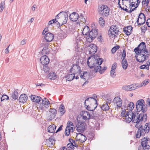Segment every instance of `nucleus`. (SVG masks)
I'll list each match as a JSON object with an SVG mask.
<instances>
[{"label": "nucleus", "mask_w": 150, "mask_h": 150, "mask_svg": "<svg viewBox=\"0 0 150 150\" xmlns=\"http://www.w3.org/2000/svg\"><path fill=\"white\" fill-rule=\"evenodd\" d=\"M64 107L63 104H61L59 108V111L60 112V114L62 115L65 112V111L64 110Z\"/></svg>", "instance_id": "obj_40"}, {"label": "nucleus", "mask_w": 150, "mask_h": 150, "mask_svg": "<svg viewBox=\"0 0 150 150\" xmlns=\"http://www.w3.org/2000/svg\"><path fill=\"white\" fill-rule=\"evenodd\" d=\"M57 113V110L55 109H50L48 114L49 119L52 120L53 119Z\"/></svg>", "instance_id": "obj_21"}, {"label": "nucleus", "mask_w": 150, "mask_h": 150, "mask_svg": "<svg viewBox=\"0 0 150 150\" xmlns=\"http://www.w3.org/2000/svg\"><path fill=\"white\" fill-rule=\"evenodd\" d=\"M148 139L147 137H144L143 139H141V145L143 146H145L148 145L147 144Z\"/></svg>", "instance_id": "obj_35"}, {"label": "nucleus", "mask_w": 150, "mask_h": 150, "mask_svg": "<svg viewBox=\"0 0 150 150\" xmlns=\"http://www.w3.org/2000/svg\"><path fill=\"white\" fill-rule=\"evenodd\" d=\"M30 98L31 100L35 103H39L42 100V98L40 97L33 95L31 96Z\"/></svg>", "instance_id": "obj_26"}, {"label": "nucleus", "mask_w": 150, "mask_h": 150, "mask_svg": "<svg viewBox=\"0 0 150 150\" xmlns=\"http://www.w3.org/2000/svg\"><path fill=\"white\" fill-rule=\"evenodd\" d=\"M73 144H72L71 143H69L67 145V147L68 148H70L71 149H72L73 148H74L73 146Z\"/></svg>", "instance_id": "obj_61"}, {"label": "nucleus", "mask_w": 150, "mask_h": 150, "mask_svg": "<svg viewBox=\"0 0 150 150\" xmlns=\"http://www.w3.org/2000/svg\"><path fill=\"white\" fill-rule=\"evenodd\" d=\"M146 21V16L142 12H141L139 15L137 19L136 22L138 26L143 25Z\"/></svg>", "instance_id": "obj_13"}, {"label": "nucleus", "mask_w": 150, "mask_h": 150, "mask_svg": "<svg viewBox=\"0 0 150 150\" xmlns=\"http://www.w3.org/2000/svg\"><path fill=\"white\" fill-rule=\"evenodd\" d=\"M137 47H146V43L144 42H141Z\"/></svg>", "instance_id": "obj_55"}, {"label": "nucleus", "mask_w": 150, "mask_h": 150, "mask_svg": "<svg viewBox=\"0 0 150 150\" xmlns=\"http://www.w3.org/2000/svg\"><path fill=\"white\" fill-rule=\"evenodd\" d=\"M139 47H135L134 50V52L137 54L135 56L137 61L139 62H143L147 59L150 54L149 50L146 47H143L142 49H139Z\"/></svg>", "instance_id": "obj_2"}, {"label": "nucleus", "mask_w": 150, "mask_h": 150, "mask_svg": "<svg viewBox=\"0 0 150 150\" xmlns=\"http://www.w3.org/2000/svg\"><path fill=\"white\" fill-rule=\"evenodd\" d=\"M146 25L148 27L150 28V18H148L146 22Z\"/></svg>", "instance_id": "obj_59"}, {"label": "nucleus", "mask_w": 150, "mask_h": 150, "mask_svg": "<svg viewBox=\"0 0 150 150\" xmlns=\"http://www.w3.org/2000/svg\"><path fill=\"white\" fill-rule=\"evenodd\" d=\"M103 62V59L101 58H95L93 57H90L88 59L87 64L91 68H94V72H99L100 74H102L106 70L107 67L104 66L103 68L100 65Z\"/></svg>", "instance_id": "obj_1"}, {"label": "nucleus", "mask_w": 150, "mask_h": 150, "mask_svg": "<svg viewBox=\"0 0 150 150\" xmlns=\"http://www.w3.org/2000/svg\"><path fill=\"white\" fill-rule=\"evenodd\" d=\"M144 101L142 99L138 100L136 103V107L138 112L142 111L144 112L147 110V108L144 105Z\"/></svg>", "instance_id": "obj_10"}, {"label": "nucleus", "mask_w": 150, "mask_h": 150, "mask_svg": "<svg viewBox=\"0 0 150 150\" xmlns=\"http://www.w3.org/2000/svg\"><path fill=\"white\" fill-rule=\"evenodd\" d=\"M18 93L16 91H15L13 93L12 98L15 100L18 98Z\"/></svg>", "instance_id": "obj_43"}, {"label": "nucleus", "mask_w": 150, "mask_h": 150, "mask_svg": "<svg viewBox=\"0 0 150 150\" xmlns=\"http://www.w3.org/2000/svg\"><path fill=\"white\" fill-rule=\"evenodd\" d=\"M138 87L136 84H132L123 86L122 87V89L126 91H132L135 90Z\"/></svg>", "instance_id": "obj_15"}, {"label": "nucleus", "mask_w": 150, "mask_h": 150, "mask_svg": "<svg viewBox=\"0 0 150 150\" xmlns=\"http://www.w3.org/2000/svg\"><path fill=\"white\" fill-rule=\"evenodd\" d=\"M101 108L102 110L106 111L109 109V107L108 104L106 103L105 104H103L101 107Z\"/></svg>", "instance_id": "obj_41"}, {"label": "nucleus", "mask_w": 150, "mask_h": 150, "mask_svg": "<svg viewBox=\"0 0 150 150\" xmlns=\"http://www.w3.org/2000/svg\"><path fill=\"white\" fill-rule=\"evenodd\" d=\"M56 126L54 124L49 126L48 128V132L50 133L54 132L56 129Z\"/></svg>", "instance_id": "obj_32"}, {"label": "nucleus", "mask_w": 150, "mask_h": 150, "mask_svg": "<svg viewBox=\"0 0 150 150\" xmlns=\"http://www.w3.org/2000/svg\"><path fill=\"white\" fill-rule=\"evenodd\" d=\"M98 41L101 44H103L104 42L103 39V38L102 35H100L97 37V38Z\"/></svg>", "instance_id": "obj_44"}, {"label": "nucleus", "mask_w": 150, "mask_h": 150, "mask_svg": "<svg viewBox=\"0 0 150 150\" xmlns=\"http://www.w3.org/2000/svg\"><path fill=\"white\" fill-rule=\"evenodd\" d=\"M124 104L126 105L124 109L125 110H129V111H131L133 110L134 108V105L133 102H127V103H125Z\"/></svg>", "instance_id": "obj_19"}, {"label": "nucleus", "mask_w": 150, "mask_h": 150, "mask_svg": "<svg viewBox=\"0 0 150 150\" xmlns=\"http://www.w3.org/2000/svg\"><path fill=\"white\" fill-rule=\"evenodd\" d=\"M45 65L43 67V70L46 73L48 72L49 70V68L47 66Z\"/></svg>", "instance_id": "obj_52"}, {"label": "nucleus", "mask_w": 150, "mask_h": 150, "mask_svg": "<svg viewBox=\"0 0 150 150\" xmlns=\"http://www.w3.org/2000/svg\"><path fill=\"white\" fill-rule=\"evenodd\" d=\"M42 109L43 110L45 108H47L49 107V105L50 104L48 100L46 98L43 99L42 100Z\"/></svg>", "instance_id": "obj_25"}, {"label": "nucleus", "mask_w": 150, "mask_h": 150, "mask_svg": "<svg viewBox=\"0 0 150 150\" xmlns=\"http://www.w3.org/2000/svg\"><path fill=\"white\" fill-rule=\"evenodd\" d=\"M139 68L142 69H146L147 70H149V67L146 65H142L141 66L139 67Z\"/></svg>", "instance_id": "obj_48"}, {"label": "nucleus", "mask_w": 150, "mask_h": 150, "mask_svg": "<svg viewBox=\"0 0 150 150\" xmlns=\"http://www.w3.org/2000/svg\"><path fill=\"white\" fill-rule=\"evenodd\" d=\"M110 8L106 5H101L98 7V13L103 17H108L109 14Z\"/></svg>", "instance_id": "obj_9"}, {"label": "nucleus", "mask_w": 150, "mask_h": 150, "mask_svg": "<svg viewBox=\"0 0 150 150\" xmlns=\"http://www.w3.org/2000/svg\"><path fill=\"white\" fill-rule=\"evenodd\" d=\"M79 15L76 12H73L69 16L70 20L73 22L76 21L78 19Z\"/></svg>", "instance_id": "obj_24"}, {"label": "nucleus", "mask_w": 150, "mask_h": 150, "mask_svg": "<svg viewBox=\"0 0 150 150\" xmlns=\"http://www.w3.org/2000/svg\"><path fill=\"white\" fill-rule=\"evenodd\" d=\"M112 102L115 109H117L119 112H120L123 110L125 109H124L123 107H124L126 105L124 103L122 105V100L120 97L118 96L115 97L113 100Z\"/></svg>", "instance_id": "obj_7"}, {"label": "nucleus", "mask_w": 150, "mask_h": 150, "mask_svg": "<svg viewBox=\"0 0 150 150\" xmlns=\"http://www.w3.org/2000/svg\"><path fill=\"white\" fill-rule=\"evenodd\" d=\"M9 99V97L6 95H3L1 99V101H3L4 100L6 99L8 100Z\"/></svg>", "instance_id": "obj_53"}, {"label": "nucleus", "mask_w": 150, "mask_h": 150, "mask_svg": "<svg viewBox=\"0 0 150 150\" xmlns=\"http://www.w3.org/2000/svg\"><path fill=\"white\" fill-rule=\"evenodd\" d=\"M67 36V34L64 32L62 30L60 33L58 34V38L59 39H64Z\"/></svg>", "instance_id": "obj_31"}, {"label": "nucleus", "mask_w": 150, "mask_h": 150, "mask_svg": "<svg viewBox=\"0 0 150 150\" xmlns=\"http://www.w3.org/2000/svg\"><path fill=\"white\" fill-rule=\"evenodd\" d=\"M71 73H73L75 74H80L81 73L80 67L77 64H74L70 70Z\"/></svg>", "instance_id": "obj_14"}, {"label": "nucleus", "mask_w": 150, "mask_h": 150, "mask_svg": "<svg viewBox=\"0 0 150 150\" xmlns=\"http://www.w3.org/2000/svg\"><path fill=\"white\" fill-rule=\"evenodd\" d=\"M49 42H47L45 40L42 41V43L40 44V47H48L50 44L48 43Z\"/></svg>", "instance_id": "obj_42"}, {"label": "nucleus", "mask_w": 150, "mask_h": 150, "mask_svg": "<svg viewBox=\"0 0 150 150\" xmlns=\"http://www.w3.org/2000/svg\"><path fill=\"white\" fill-rule=\"evenodd\" d=\"M76 140L81 143L84 142L86 140V137L81 133H79L77 134V136L75 138Z\"/></svg>", "instance_id": "obj_17"}, {"label": "nucleus", "mask_w": 150, "mask_h": 150, "mask_svg": "<svg viewBox=\"0 0 150 150\" xmlns=\"http://www.w3.org/2000/svg\"><path fill=\"white\" fill-rule=\"evenodd\" d=\"M82 72V71H81ZM83 73H80L79 74V76L81 78L85 79H88L90 77V73L87 72H83V74H82Z\"/></svg>", "instance_id": "obj_29"}, {"label": "nucleus", "mask_w": 150, "mask_h": 150, "mask_svg": "<svg viewBox=\"0 0 150 150\" xmlns=\"http://www.w3.org/2000/svg\"><path fill=\"white\" fill-rule=\"evenodd\" d=\"M150 129V122L146 123L143 127H142L139 129V131L137 132L136 137L139 138L141 136H144L146 134L148 133Z\"/></svg>", "instance_id": "obj_8"}, {"label": "nucleus", "mask_w": 150, "mask_h": 150, "mask_svg": "<svg viewBox=\"0 0 150 150\" xmlns=\"http://www.w3.org/2000/svg\"><path fill=\"white\" fill-rule=\"evenodd\" d=\"M120 112L121 116L123 117V120L128 123L131 121L133 122V120L137 118V117L135 116V114L132 111L127 112L125 109L123 110Z\"/></svg>", "instance_id": "obj_4"}, {"label": "nucleus", "mask_w": 150, "mask_h": 150, "mask_svg": "<svg viewBox=\"0 0 150 150\" xmlns=\"http://www.w3.org/2000/svg\"><path fill=\"white\" fill-rule=\"evenodd\" d=\"M73 130L74 129H73L72 127H71V129H70L69 128V127H66L65 131V135L67 136H69L70 134V132H73Z\"/></svg>", "instance_id": "obj_34"}, {"label": "nucleus", "mask_w": 150, "mask_h": 150, "mask_svg": "<svg viewBox=\"0 0 150 150\" xmlns=\"http://www.w3.org/2000/svg\"><path fill=\"white\" fill-rule=\"evenodd\" d=\"M57 21V18H55L52 19L49 21L48 23V25H52L53 23H56Z\"/></svg>", "instance_id": "obj_47"}, {"label": "nucleus", "mask_w": 150, "mask_h": 150, "mask_svg": "<svg viewBox=\"0 0 150 150\" xmlns=\"http://www.w3.org/2000/svg\"><path fill=\"white\" fill-rule=\"evenodd\" d=\"M122 56L123 59H125V57H126V52L125 50H123L122 53Z\"/></svg>", "instance_id": "obj_63"}, {"label": "nucleus", "mask_w": 150, "mask_h": 150, "mask_svg": "<svg viewBox=\"0 0 150 150\" xmlns=\"http://www.w3.org/2000/svg\"><path fill=\"white\" fill-rule=\"evenodd\" d=\"M50 50L48 47H43L41 52V53L42 54L45 55V54H48Z\"/></svg>", "instance_id": "obj_39"}, {"label": "nucleus", "mask_w": 150, "mask_h": 150, "mask_svg": "<svg viewBox=\"0 0 150 150\" xmlns=\"http://www.w3.org/2000/svg\"><path fill=\"white\" fill-rule=\"evenodd\" d=\"M133 28L131 25L125 27L123 28V31L127 36L130 35L132 32Z\"/></svg>", "instance_id": "obj_23"}, {"label": "nucleus", "mask_w": 150, "mask_h": 150, "mask_svg": "<svg viewBox=\"0 0 150 150\" xmlns=\"http://www.w3.org/2000/svg\"><path fill=\"white\" fill-rule=\"evenodd\" d=\"M40 61L42 64L46 65L49 63L50 59L47 56L44 55L40 57Z\"/></svg>", "instance_id": "obj_18"}, {"label": "nucleus", "mask_w": 150, "mask_h": 150, "mask_svg": "<svg viewBox=\"0 0 150 150\" xmlns=\"http://www.w3.org/2000/svg\"><path fill=\"white\" fill-rule=\"evenodd\" d=\"M48 78L50 79H55L57 78V75L54 72H51L49 74Z\"/></svg>", "instance_id": "obj_37"}, {"label": "nucleus", "mask_w": 150, "mask_h": 150, "mask_svg": "<svg viewBox=\"0 0 150 150\" xmlns=\"http://www.w3.org/2000/svg\"><path fill=\"white\" fill-rule=\"evenodd\" d=\"M119 47H113L111 50V52L112 53H114Z\"/></svg>", "instance_id": "obj_60"}, {"label": "nucleus", "mask_w": 150, "mask_h": 150, "mask_svg": "<svg viewBox=\"0 0 150 150\" xmlns=\"http://www.w3.org/2000/svg\"><path fill=\"white\" fill-rule=\"evenodd\" d=\"M68 127L69 128L71 129V127L73 128V129H74V126L73 125V123L72 122H71L70 121H69L67 123V127Z\"/></svg>", "instance_id": "obj_45"}, {"label": "nucleus", "mask_w": 150, "mask_h": 150, "mask_svg": "<svg viewBox=\"0 0 150 150\" xmlns=\"http://www.w3.org/2000/svg\"><path fill=\"white\" fill-rule=\"evenodd\" d=\"M90 117L91 115L89 112L83 111L81 112L80 115L77 118L85 122L86 121L89 120Z\"/></svg>", "instance_id": "obj_12"}, {"label": "nucleus", "mask_w": 150, "mask_h": 150, "mask_svg": "<svg viewBox=\"0 0 150 150\" xmlns=\"http://www.w3.org/2000/svg\"><path fill=\"white\" fill-rule=\"evenodd\" d=\"M122 67L124 69H125L127 68L128 64L125 59H123L122 62Z\"/></svg>", "instance_id": "obj_36"}, {"label": "nucleus", "mask_w": 150, "mask_h": 150, "mask_svg": "<svg viewBox=\"0 0 150 150\" xmlns=\"http://www.w3.org/2000/svg\"><path fill=\"white\" fill-rule=\"evenodd\" d=\"M135 116H137V120L140 121L141 122H145L146 121L147 119V116L146 114L144 113H140L139 115L138 114H135Z\"/></svg>", "instance_id": "obj_16"}, {"label": "nucleus", "mask_w": 150, "mask_h": 150, "mask_svg": "<svg viewBox=\"0 0 150 150\" xmlns=\"http://www.w3.org/2000/svg\"><path fill=\"white\" fill-rule=\"evenodd\" d=\"M28 97L26 95L23 94L21 95L18 99L19 101L22 103H24L27 100Z\"/></svg>", "instance_id": "obj_28"}, {"label": "nucleus", "mask_w": 150, "mask_h": 150, "mask_svg": "<svg viewBox=\"0 0 150 150\" xmlns=\"http://www.w3.org/2000/svg\"><path fill=\"white\" fill-rule=\"evenodd\" d=\"M144 150H150V146L149 145L144 146Z\"/></svg>", "instance_id": "obj_64"}, {"label": "nucleus", "mask_w": 150, "mask_h": 150, "mask_svg": "<svg viewBox=\"0 0 150 150\" xmlns=\"http://www.w3.org/2000/svg\"><path fill=\"white\" fill-rule=\"evenodd\" d=\"M75 77V74L73 73L71 74H69L66 77V80L69 81L73 80Z\"/></svg>", "instance_id": "obj_33"}, {"label": "nucleus", "mask_w": 150, "mask_h": 150, "mask_svg": "<svg viewBox=\"0 0 150 150\" xmlns=\"http://www.w3.org/2000/svg\"><path fill=\"white\" fill-rule=\"evenodd\" d=\"M129 8L130 10H128L127 9V11H126V12L130 13H132L133 11L135 10L136 9L135 7L133 8H132V7H129Z\"/></svg>", "instance_id": "obj_58"}, {"label": "nucleus", "mask_w": 150, "mask_h": 150, "mask_svg": "<svg viewBox=\"0 0 150 150\" xmlns=\"http://www.w3.org/2000/svg\"><path fill=\"white\" fill-rule=\"evenodd\" d=\"M54 37V35L52 33L48 32L45 35L44 38L46 42H50L53 40Z\"/></svg>", "instance_id": "obj_20"}, {"label": "nucleus", "mask_w": 150, "mask_h": 150, "mask_svg": "<svg viewBox=\"0 0 150 150\" xmlns=\"http://www.w3.org/2000/svg\"><path fill=\"white\" fill-rule=\"evenodd\" d=\"M73 142L71 143L72 144H73V146H75L76 147H77L78 146V144L79 143V142L77 140H76V141H74V142L73 141Z\"/></svg>", "instance_id": "obj_54"}, {"label": "nucleus", "mask_w": 150, "mask_h": 150, "mask_svg": "<svg viewBox=\"0 0 150 150\" xmlns=\"http://www.w3.org/2000/svg\"><path fill=\"white\" fill-rule=\"evenodd\" d=\"M97 47H90L89 49V53L93 54H95L97 51Z\"/></svg>", "instance_id": "obj_38"}, {"label": "nucleus", "mask_w": 150, "mask_h": 150, "mask_svg": "<svg viewBox=\"0 0 150 150\" xmlns=\"http://www.w3.org/2000/svg\"><path fill=\"white\" fill-rule=\"evenodd\" d=\"M69 11L67 10L60 12L57 16L55 18L57 19V22H59L61 23L60 26H62L66 23L68 18V13Z\"/></svg>", "instance_id": "obj_6"}, {"label": "nucleus", "mask_w": 150, "mask_h": 150, "mask_svg": "<svg viewBox=\"0 0 150 150\" xmlns=\"http://www.w3.org/2000/svg\"><path fill=\"white\" fill-rule=\"evenodd\" d=\"M116 70H111L110 71V75L113 78L115 77L116 76Z\"/></svg>", "instance_id": "obj_50"}, {"label": "nucleus", "mask_w": 150, "mask_h": 150, "mask_svg": "<svg viewBox=\"0 0 150 150\" xmlns=\"http://www.w3.org/2000/svg\"><path fill=\"white\" fill-rule=\"evenodd\" d=\"M136 1H137V3L135 5V7L137 8L139 6V4H140V0H136Z\"/></svg>", "instance_id": "obj_62"}, {"label": "nucleus", "mask_w": 150, "mask_h": 150, "mask_svg": "<svg viewBox=\"0 0 150 150\" xmlns=\"http://www.w3.org/2000/svg\"><path fill=\"white\" fill-rule=\"evenodd\" d=\"M137 118L135 119L134 120H133V122L136 123L135 127L138 128V131H139V129L141 128L142 127V125H141L142 122H141L140 121H139L138 120H137Z\"/></svg>", "instance_id": "obj_30"}, {"label": "nucleus", "mask_w": 150, "mask_h": 150, "mask_svg": "<svg viewBox=\"0 0 150 150\" xmlns=\"http://www.w3.org/2000/svg\"><path fill=\"white\" fill-rule=\"evenodd\" d=\"M115 30V29L114 28L111 26L110 27L109 30L108 31V34L109 36L111 38H113L117 35V33L116 32Z\"/></svg>", "instance_id": "obj_22"}, {"label": "nucleus", "mask_w": 150, "mask_h": 150, "mask_svg": "<svg viewBox=\"0 0 150 150\" xmlns=\"http://www.w3.org/2000/svg\"><path fill=\"white\" fill-rule=\"evenodd\" d=\"M77 120L78 123L76 125V129L79 132H82L86 129V123L84 121L79 120L78 118H77Z\"/></svg>", "instance_id": "obj_11"}, {"label": "nucleus", "mask_w": 150, "mask_h": 150, "mask_svg": "<svg viewBox=\"0 0 150 150\" xmlns=\"http://www.w3.org/2000/svg\"><path fill=\"white\" fill-rule=\"evenodd\" d=\"M117 66V64L115 63H114L112 65L111 70H116V69Z\"/></svg>", "instance_id": "obj_56"}, {"label": "nucleus", "mask_w": 150, "mask_h": 150, "mask_svg": "<svg viewBox=\"0 0 150 150\" xmlns=\"http://www.w3.org/2000/svg\"><path fill=\"white\" fill-rule=\"evenodd\" d=\"M84 104L87 109L90 111L94 110L97 105V100L93 97L87 98L85 100Z\"/></svg>", "instance_id": "obj_5"}, {"label": "nucleus", "mask_w": 150, "mask_h": 150, "mask_svg": "<svg viewBox=\"0 0 150 150\" xmlns=\"http://www.w3.org/2000/svg\"><path fill=\"white\" fill-rule=\"evenodd\" d=\"M149 83V82L146 80L144 81L141 84V85L140 87H141L143 86H145L147 84Z\"/></svg>", "instance_id": "obj_57"}, {"label": "nucleus", "mask_w": 150, "mask_h": 150, "mask_svg": "<svg viewBox=\"0 0 150 150\" xmlns=\"http://www.w3.org/2000/svg\"><path fill=\"white\" fill-rule=\"evenodd\" d=\"M46 144L49 147H51L54 144V141L53 139L51 137L49 139H47L46 141Z\"/></svg>", "instance_id": "obj_27"}, {"label": "nucleus", "mask_w": 150, "mask_h": 150, "mask_svg": "<svg viewBox=\"0 0 150 150\" xmlns=\"http://www.w3.org/2000/svg\"><path fill=\"white\" fill-rule=\"evenodd\" d=\"M129 7H135V4L136 3V1H129Z\"/></svg>", "instance_id": "obj_49"}, {"label": "nucleus", "mask_w": 150, "mask_h": 150, "mask_svg": "<svg viewBox=\"0 0 150 150\" xmlns=\"http://www.w3.org/2000/svg\"><path fill=\"white\" fill-rule=\"evenodd\" d=\"M141 32L143 33H145V32L147 30V27L146 25H144L142 26L141 28Z\"/></svg>", "instance_id": "obj_46"}, {"label": "nucleus", "mask_w": 150, "mask_h": 150, "mask_svg": "<svg viewBox=\"0 0 150 150\" xmlns=\"http://www.w3.org/2000/svg\"><path fill=\"white\" fill-rule=\"evenodd\" d=\"M120 0H118V6L119 7V8H120L121 10H123L125 11H127V8H125L124 7H122L121 6V4H120Z\"/></svg>", "instance_id": "obj_51"}, {"label": "nucleus", "mask_w": 150, "mask_h": 150, "mask_svg": "<svg viewBox=\"0 0 150 150\" xmlns=\"http://www.w3.org/2000/svg\"><path fill=\"white\" fill-rule=\"evenodd\" d=\"M88 26L86 25L84 26L82 32L83 35H87L88 34V36H87L86 40L90 42H92L93 40L96 38V36L98 35V29H92L90 31Z\"/></svg>", "instance_id": "obj_3"}]
</instances>
